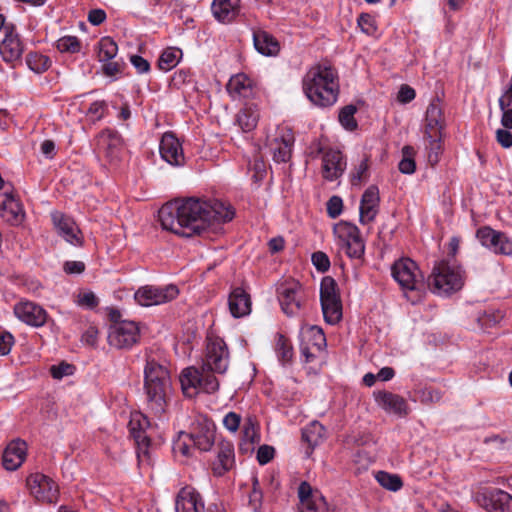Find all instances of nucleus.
I'll return each mask as SVG.
<instances>
[{
    "mask_svg": "<svg viewBox=\"0 0 512 512\" xmlns=\"http://www.w3.org/2000/svg\"><path fill=\"white\" fill-rule=\"evenodd\" d=\"M158 216L163 229L191 237L231 221L234 211L219 200L203 201L191 197L164 204Z\"/></svg>",
    "mask_w": 512,
    "mask_h": 512,
    "instance_id": "obj_1",
    "label": "nucleus"
},
{
    "mask_svg": "<svg viewBox=\"0 0 512 512\" xmlns=\"http://www.w3.org/2000/svg\"><path fill=\"white\" fill-rule=\"evenodd\" d=\"M229 366V351L226 343L219 338L209 339L200 368H185L180 376L183 393L193 397L201 390L212 394L218 391L219 381L214 373L223 374Z\"/></svg>",
    "mask_w": 512,
    "mask_h": 512,
    "instance_id": "obj_2",
    "label": "nucleus"
},
{
    "mask_svg": "<svg viewBox=\"0 0 512 512\" xmlns=\"http://www.w3.org/2000/svg\"><path fill=\"white\" fill-rule=\"evenodd\" d=\"M303 90L313 104L320 107L332 106L339 94L337 71L326 64L313 66L303 78Z\"/></svg>",
    "mask_w": 512,
    "mask_h": 512,
    "instance_id": "obj_3",
    "label": "nucleus"
},
{
    "mask_svg": "<svg viewBox=\"0 0 512 512\" xmlns=\"http://www.w3.org/2000/svg\"><path fill=\"white\" fill-rule=\"evenodd\" d=\"M170 387L169 371L155 360H148L144 369V390L147 404L155 414H162L165 411Z\"/></svg>",
    "mask_w": 512,
    "mask_h": 512,
    "instance_id": "obj_4",
    "label": "nucleus"
},
{
    "mask_svg": "<svg viewBox=\"0 0 512 512\" xmlns=\"http://www.w3.org/2000/svg\"><path fill=\"white\" fill-rule=\"evenodd\" d=\"M394 280L400 285L405 297L412 304L419 303L424 295L423 275L415 261L400 258L391 267Z\"/></svg>",
    "mask_w": 512,
    "mask_h": 512,
    "instance_id": "obj_5",
    "label": "nucleus"
},
{
    "mask_svg": "<svg viewBox=\"0 0 512 512\" xmlns=\"http://www.w3.org/2000/svg\"><path fill=\"white\" fill-rule=\"evenodd\" d=\"M463 275L459 267H452L446 260H441L433 267L428 277V286L438 295H449L463 286Z\"/></svg>",
    "mask_w": 512,
    "mask_h": 512,
    "instance_id": "obj_6",
    "label": "nucleus"
},
{
    "mask_svg": "<svg viewBox=\"0 0 512 512\" xmlns=\"http://www.w3.org/2000/svg\"><path fill=\"white\" fill-rule=\"evenodd\" d=\"M282 311L289 317L298 316L306 306V294L298 281H285L277 288Z\"/></svg>",
    "mask_w": 512,
    "mask_h": 512,
    "instance_id": "obj_7",
    "label": "nucleus"
},
{
    "mask_svg": "<svg viewBox=\"0 0 512 512\" xmlns=\"http://www.w3.org/2000/svg\"><path fill=\"white\" fill-rule=\"evenodd\" d=\"M216 426L214 422L205 416H198L191 425L189 433H180V437L185 435L193 442V445L200 451H209L215 442Z\"/></svg>",
    "mask_w": 512,
    "mask_h": 512,
    "instance_id": "obj_8",
    "label": "nucleus"
},
{
    "mask_svg": "<svg viewBox=\"0 0 512 512\" xmlns=\"http://www.w3.org/2000/svg\"><path fill=\"white\" fill-rule=\"evenodd\" d=\"M139 337V327L134 321H122L109 327L108 342L117 349L131 348L138 342Z\"/></svg>",
    "mask_w": 512,
    "mask_h": 512,
    "instance_id": "obj_9",
    "label": "nucleus"
},
{
    "mask_svg": "<svg viewBox=\"0 0 512 512\" xmlns=\"http://www.w3.org/2000/svg\"><path fill=\"white\" fill-rule=\"evenodd\" d=\"M179 294L176 285L169 284L163 287L147 285L135 292V300L141 306L160 305L175 299Z\"/></svg>",
    "mask_w": 512,
    "mask_h": 512,
    "instance_id": "obj_10",
    "label": "nucleus"
},
{
    "mask_svg": "<svg viewBox=\"0 0 512 512\" xmlns=\"http://www.w3.org/2000/svg\"><path fill=\"white\" fill-rule=\"evenodd\" d=\"M27 486L31 494L39 502L55 503L59 497L58 485L42 473H34L27 477Z\"/></svg>",
    "mask_w": 512,
    "mask_h": 512,
    "instance_id": "obj_11",
    "label": "nucleus"
},
{
    "mask_svg": "<svg viewBox=\"0 0 512 512\" xmlns=\"http://www.w3.org/2000/svg\"><path fill=\"white\" fill-rule=\"evenodd\" d=\"M475 499L488 512H512V496L501 489L485 488Z\"/></svg>",
    "mask_w": 512,
    "mask_h": 512,
    "instance_id": "obj_12",
    "label": "nucleus"
},
{
    "mask_svg": "<svg viewBox=\"0 0 512 512\" xmlns=\"http://www.w3.org/2000/svg\"><path fill=\"white\" fill-rule=\"evenodd\" d=\"M476 236L483 246L497 254L510 255L512 253V243L504 233L485 226L477 230Z\"/></svg>",
    "mask_w": 512,
    "mask_h": 512,
    "instance_id": "obj_13",
    "label": "nucleus"
},
{
    "mask_svg": "<svg viewBox=\"0 0 512 512\" xmlns=\"http://www.w3.org/2000/svg\"><path fill=\"white\" fill-rule=\"evenodd\" d=\"M128 427L137 445L138 456L140 453L147 454L151 442L150 437L147 435V429L150 428L149 419L140 412L133 413L131 414Z\"/></svg>",
    "mask_w": 512,
    "mask_h": 512,
    "instance_id": "obj_14",
    "label": "nucleus"
},
{
    "mask_svg": "<svg viewBox=\"0 0 512 512\" xmlns=\"http://www.w3.org/2000/svg\"><path fill=\"white\" fill-rule=\"evenodd\" d=\"M0 200V216L12 226H19L25 219V211L20 200L12 193L5 192Z\"/></svg>",
    "mask_w": 512,
    "mask_h": 512,
    "instance_id": "obj_15",
    "label": "nucleus"
},
{
    "mask_svg": "<svg viewBox=\"0 0 512 512\" xmlns=\"http://www.w3.org/2000/svg\"><path fill=\"white\" fill-rule=\"evenodd\" d=\"M14 313L19 320L34 327L43 326L48 317L43 307L30 301L20 302L15 305Z\"/></svg>",
    "mask_w": 512,
    "mask_h": 512,
    "instance_id": "obj_16",
    "label": "nucleus"
},
{
    "mask_svg": "<svg viewBox=\"0 0 512 512\" xmlns=\"http://www.w3.org/2000/svg\"><path fill=\"white\" fill-rule=\"evenodd\" d=\"M96 146L97 149L100 152H103L110 161H113L118 159L120 156L123 140L117 131L105 129L98 134Z\"/></svg>",
    "mask_w": 512,
    "mask_h": 512,
    "instance_id": "obj_17",
    "label": "nucleus"
},
{
    "mask_svg": "<svg viewBox=\"0 0 512 512\" xmlns=\"http://www.w3.org/2000/svg\"><path fill=\"white\" fill-rule=\"evenodd\" d=\"M322 175L328 181L341 177L346 169V159L339 150L328 149L323 155Z\"/></svg>",
    "mask_w": 512,
    "mask_h": 512,
    "instance_id": "obj_18",
    "label": "nucleus"
},
{
    "mask_svg": "<svg viewBox=\"0 0 512 512\" xmlns=\"http://www.w3.org/2000/svg\"><path fill=\"white\" fill-rule=\"evenodd\" d=\"M24 47L19 35L16 33L15 26L6 28V35L0 43V54L2 59L7 63L20 60Z\"/></svg>",
    "mask_w": 512,
    "mask_h": 512,
    "instance_id": "obj_19",
    "label": "nucleus"
},
{
    "mask_svg": "<svg viewBox=\"0 0 512 512\" xmlns=\"http://www.w3.org/2000/svg\"><path fill=\"white\" fill-rule=\"evenodd\" d=\"M159 151L162 159L173 166L184 164V154L179 140L172 133H165L160 141Z\"/></svg>",
    "mask_w": 512,
    "mask_h": 512,
    "instance_id": "obj_20",
    "label": "nucleus"
},
{
    "mask_svg": "<svg viewBox=\"0 0 512 512\" xmlns=\"http://www.w3.org/2000/svg\"><path fill=\"white\" fill-rule=\"evenodd\" d=\"M175 511L204 512V502L201 495L194 488H181L176 496Z\"/></svg>",
    "mask_w": 512,
    "mask_h": 512,
    "instance_id": "obj_21",
    "label": "nucleus"
},
{
    "mask_svg": "<svg viewBox=\"0 0 512 512\" xmlns=\"http://www.w3.org/2000/svg\"><path fill=\"white\" fill-rule=\"evenodd\" d=\"M379 189L375 185L369 186L363 193L360 202V222L367 224L374 221L379 208Z\"/></svg>",
    "mask_w": 512,
    "mask_h": 512,
    "instance_id": "obj_22",
    "label": "nucleus"
},
{
    "mask_svg": "<svg viewBox=\"0 0 512 512\" xmlns=\"http://www.w3.org/2000/svg\"><path fill=\"white\" fill-rule=\"evenodd\" d=\"M26 456V442L20 439L13 440L7 445L3 452V467L9 471H15L22 465Z\"/></svg>",
    "mask_w": 512,
    "mask_h": 512,
    "instance_id": "obj_23",
    "label": "nucleus"
},
{
    "mask_svg": "<svg viewBox=\"0 0 512 512\" xmlns=\"http://www.w3.org/2000/svg\"><path fill=\"white\" fill-rule=\"evenodd\" d=\"M235 465L234 446L229 441H221L218 444L217 459L212 463V471L215 476H223Z\"/></svg>",
    "mask_w": 512,
    "mask_h": 512,
    "instance_id": "obj_24",
    "label": "nucleus"
},
{
    "mask_svg": "<svg viewBox=\"0 0 512 512\" xmlns=\"http://www.w3.org/2000/svg\"><path fill=\"white\" fill-rule=\"evenodd\" d=\"M445 118L443 108L438 97L434 98L427 107L423 134H434L443 132Z\"/></svg>",
    "mask_w": 512,
    "mask_h": 512,
    "instance_id": "obj_25",
    "label": "nucleus"
},
{
    "mask_svg": "<svg viewBox=\"0 0 512 512\" xmlns=\"http://www.w3.org/2000/svg\"><path fill=\"white\" fill-rule=\"evenodd\" d=\"M377 404L386 412L394 413L398 416H406L408 414V406L406 400L398 394L388 391H379L374 393Z\"/></svg>",
    "mask_w": 512,
    "mask_h": 512,
    "instance_id": "obj_26",
    "label": "nucleus"
},
{
    "mask_svg": "<svg viewBox=\"0 0 512 512\" xmlns=\"http://www.w3.org/2000/svg\"><path fill=\"white\" fill-rule=\"evenodd\" d=\"M52 220L55 227L58 230V233L70 244L73 245H81L82 239L79 236L80 230L76 226L73 219L70 217L60 213L54 212L52 213Z\"/></svg>",
    "mask_w": 512,
    "mask_h": 512,
    "instance_id": "obj_27",
    "label": "nucleus"
},
{
    "mask_svg": "<svg viewBox=\"0 0 512 512\" xmlns=\"http://www.w3.org/2000/svg\"><path fill=\"white\" fill-rule=\"evenodd\" d=\"M228 305L233 317H244L251 312L250 295L243 288L236 287L229 295Z\"/></svg>",
    "mask_w": 512,
    "mask_h": 512,
    "instance_id": "obj_28",
    "label": "nucleus"
},
{
    "mask_svg": "<svg viewBox=\"0 0 512 512\" xmlns=\"http://www.w3.org/2000/svg\"><path fill=\"white\" fill-rule=\"evenodd\" d=\"M253 44L258 53L264 56H276L280 51L277 39L265 30H253Z\"/></svg>",
    "mask_w": 512,
    "mask_h": 512,
    "instance_id": "obj_29",
    "label": "nucleus"
},
{
    "mask_svg": "<svg viewBox=\"0 0 512 512\" xmlns=\"http://www.w3.org/2000/svg\"><path fill=\"white\" fill-rule=\"evenodd\" d=\"M240 0H214L212 3V13L221 23L232 22L240 11Z\"/></svg>",
    "mask_w": 512,
    "mask_h": 512,
    "instance_id": "obj_30",
    "label": "nucleus"
},
{
    "mask_svg": "<svg viewBox=\"0 0 512 512\" xmlns=\"http://www.w3.org/2000/svg\"><path fill=\"white\" fill-rule=\"evenodd\" d=\"M294 142V137L291 133L282 135L280 138H275L271 143V151L273 153L274 161L281 163L287 162L291 157V147Z\"/></svg>",
    "mask_w": 512,
    "mask_h": 512,
    "instance_id": "obj_31",
    "label": "nucleus"
},
{
    "mask_svg": "<svg viewBox=\"0 0 512 512\" xmlns=\"http://www.w3.org/2000/svg\"><path fill=\"white\" fill-rule=\"evenodd\" d=\"M442 137V132H435V136L434 134H423L427 158L431 166H435L440 161V156L443 153Z\"/></svg>",
    "mask_w": 512,
    "mask_h": 512,
    "instance_id": "obj_32",
    "label": "nucleus"
},
{
    "mask_svg": "<svg viewBox=\"0 0 512 512\" xmlns=\"http://www.w3.org/2000/svg\"><path fill=\"white\" fill-rule=\"evenodd\" d=\"M252 87V80L243 73L232 76L227 83V91L230 95L244 98H247L251 95Z\"/></svg>",
    "mask_w": 512,
    "mask_h": 512,
    "instance_id": "obj_33",
    "label": "nucleus"
},
{
    "mask_svg": "<svg viewBox=\"0 0 512 512\" xmlns=\"http://www.w3.org/2000/svg\"><path fill=\"white\" fill-rule=\"evenodd\" d=\"M325 435V428L318 421H313L302 430V441L308 445L307 455L320 444Z\"/></svg>",
    "mask_w": 512,
    "mask_h": 512,
    "instance_id": "obj_34",
    "label": "nucleus"
},
{
    "mask_svg": "<svg viewBox=\"0 0 512 512\" xmlns=\"http://www.w3.org/2000/svg\"><path fill=\"white\" fill-rule=\"evenodd\" d=\"M321 302L324 319L329 324H337L342 318L341 298L323 300Z\"/></svg>",
    "mask_w": 512,
    "mask_h": 512,
    "instance_id": "obj_35",
    "label": "nucleus"
},
{
    "mask_svg": "<svg viewBox=\"0 0 512 512\" xmlns=\"http://www.w3.org/2000/svg\"><path fill=\"white\" fill-rule=\"evenodd\" d=\"M181 57V49L176 47H168L161 53L158 59V67L162 71H170L178 64Z\"/></svg>",
    "mask_w": 512,
    "mask_h": 512,
    "instance_id": "obj_36",
    "label": "nucleus"
},
{
    "mask_svg": "<svg viewBox=\"0 0 512 512\" xmlns=\"http://www.w3.org/2000/svg\"><path fill=\"white\" fill-rule=\"evenodd\" d=\"M334 233L339 239L340 245L343 246L352 239L360 236L358 227L352 223L341 221L334 226Z\"/></svg>",
    "mask_w": 512,
    "mask_h": 512,
    "instance_id": "obj_37",
    "label": "nucleus"
},
{
    "mask_svg": "<svg viewBox=\"0 0 512 512\" xmlns=\"http://www.w3.org/2000/svg\"><path fill=\"white\" fill-rule=\"evenodd\" d=\"M259 114L251 107L241 109L237 115V122L244 132L253 130L258 123Z\"/></svg>",
    "mask_w": 512,
    "mask_h": 512,
    "instance_id": "obj_38",
    "label": "nucleus"
},
{
    "mask_svg": "<svg viewBox=\"0 0 512 512\" xmlns=\"http://www.w3.org/2000/svg\"><path fill=\"white\" fill-rule=\"evenodd\" d=\"M118 52V46L111 37H103L98 42V60L108 62L112 60Z\"/></svg>",
    "mask_w": 512,
    "mask_h": 512,
    "instance_id": "obj_39",
    "label": "nucleus"
},
{
    "mask_svg": "<svg viewBox=\"0 0 512 512\" xmlns=\"http://www.w3.org/2000/svg\"><path fill=\"white\" fill-rule=\"evenodd\" d=\"M338 298H340V293L337 282L334 278L325 276L320 285V301Z\"/></svg>",
    "mask_w": 512,
    "mask_h": 512,
    "instance_id": "obj_40",
    "label": "nucleus"
},
{
    "mask_svg": "<svg viewBox=\"0 0 512 512\" xmlns=\"http://www.w3.org/2000/svg\"><path fill=\"white\" fill-rule=\"evenodd\" d=\"M375 478L383 488L390 491H398L403 486L402 480L398 475L390 474L385 471H378Z\"/></svg>",
    "mask_w": 512,
    "mask_h": 512,
    "instance_id": "obj_41",
    "label": "nucleus"
},
{
    "mask_svg": "<svg viewBox=\"0 0 512 512\" xmlns=\"http://www.w3.org/2000/svg\"><path fill=\"white\" fill-rule=\"evenodd\" d=\"M26 63L28 67L36 73H43L50 66L49 58L37 52L28 53L26 56Z\"/></svg>",
    "mask_w": 512,
    "mask_h": 512,
    "instance_id": "obj_42",
    "label": "nucleus"
},
{
    "mask_svg": "<svg viewBox=\"0 0 512 512\" xmlns=\"http://www.w3.org/2000/svg\"><path fill=\"white\" fill-rule=\"evenodd\" d=\"M357 107L353 104L344 106L339 112V122L348 131H354L358 124L354 118Z\"/></svg>",
    "mask_w": 512,
    "mask_h": 512,
    "instance_id": "obj_43",
    "label": "nucleus"
},
{
    "mask_svg": "<svg viewBox=\"0 0 512 512\" xmlns=\"http://www.w3.org/2000/svg\"><path fill=\"white\" fill-rule=\"evenodd\" d=\"M276 353L282 363H288L293 357V347L289 339L279 334L276 343Z\"/></svg>",
    "mask_w": 512,
    "mask_h": 512,
    "instance_id": "obj_44",
    "label": "nucleus"
},
{
    "mask_svg": "<svg viewBox=\"0 0 512 512\" xmlns=\"http://www.w3.org/2000/svg\"><path fill=\"white\" fill-rule=\"evenodd\" d=\"M403 158L399 162L398 168L403 174H412L416 169V164L413 159L414 148L411 146H404L402 148Z\"/></svg>",
    "mask_w": 512,
    "mask_h": 512,
    "instance_id": "obj_45",
    "label": "nucleus"
},
{
    "mask_svg": "<svg viewBox=\"0 0 512 512\" xmlns=\"http://www.w3.org/2000/svg\"><path fill=\"white\" fill-rule=\"evenodd\" d=\"M56 47L62 53H78L81 42L76 36H64L57 40Z\"/></svg>",
    "mask_w": 512,
    "mask_h": 512,
    "instance_id": "obj_46",
    "label": "nucleus"
},
{
    "mask_svg": "<svg viewBox=\"0 0 512 512\" xmlns=\"http://www.w3.org/2000/svg\"><path fill=\"white\" fill-rule=\"evenodd\" d=\"M341 247L345 249L347 256L350 258L360 259L364 255L365 245L361 235Z\"/></svg>",
    "mask_w": 512,
    "mask_h": 512,
    "instance_id": "obj_47",
    "label": "nucleus"
},
{
    "mask_svg": "<svg viewBox=\"0 0 512 512\" xmlns=\"http://www.w3.org/2000/svg\"><path fill=\"white\" fill-rule=\"evenodd\" d=\"M259 440V437L256 433L255 427L252 423H248L243 428V436L239 446L240 450L244 449V445H253L255 442Z\"/></svg>",
    "mask_w": 512,
    "mask_h": 512,
    "instance_id": "obj_48",
    "label": "nucleus"
},
{
    "mask_svg": "<svg viewBox=\"0 0 512 512\" xmlns=\"http://www.w3.org/2000/svg\"><path fill=\"white\" fill-rule=\"evenodd\" d=\"M327 214L330 218L335 219L337 218L341 213L343 209V201L342 198L339 196H332L326 204Z\"/></svg>",
    "mask_w": 512,
    "mask_h": 512,
    "instance_id": "obj_49",
    "label": "nucleus"
},
{
    "mask_svg": "<svg viewBox=\"0 0 512 512\" xmlns=\"http://www.w3.org/2000/svg\"><path fill=\"white\" fill-rule=\"evenodd\" d=\"M358 26L367 35H373L377 30L374 18L370 14H367V13H362L359 16Z\"/></svg>",
    "mask_w": 512,
    "mask_h": 512,
    "instance_id": "obj_50",
    "label": "nucleus"
},
{
    "mask_svg": "<svg viewBox=\"0 0 512 512\" xmlns=\"http://www.w3.org/2000/svg\"><path fill=\"white\" fill-rule=\"evenodd\" d=\"M312 263L319 272H326L330 268L329 257L322 251H317L312 254Z\"/></svg>",
    "mask_w": 512,
    "mask_h": 512,
    "instance_id": "obj_51",
    "label": "nucleus"
},
{
    "mask_svg": "<svg viewBox=\"0 0 512 512\" xmlns=\"http://www.w3.org/2000/svg\"><path fill=\"white\" fill-rule=\"evenodd\" d=\"M368 169V159L365 158L359 163V165L355 168V171L351 174V184H360V182L366 178Z\"/></svg>",
    "mask_w": 512,
    "mask_h": 512,
    "instance_id": "obj_52",
    "label": "nucleus"
},
{
    "mask_svg": "<svg viewBox=\"0 0 512 512\" xmlns=\"http://www.w3.org/2000/svg\"><path fill=\"white\" fill-rule=\"evenodd\" d=\"M74 366L66 362H62L59 365H52L50 373L54 379H61L64 376L71 375L73 373Z\"/></svg>",
    "mask_w": 512,
    "mask_h": 512,
    "instance_id": "obj_53",
    "label": "nucleus"
},
{
    "mask_svg": "<svg viewBox=\"0 0 512 512\" xmlns=\"http://www.w3.org/2000/svg\"><path fill=\"white\" fill-rule=\"evenodd\" d=\"M106 109H107V104L105 101H95L90 104L87 114L94 121H98L103 118Z\"/></svg>",
    "mask_w": 512,
    "mask_h": 512,
    "instance_id": "obj_54",
    "label": "nucleus"
},
{
    "mask_svg": "<svg viewBox=\"0 0 512 512\" xmlns=\"http://www.w3.org/2000/svg\"><path fill=\"white\" fill-rule=\"evenodd\" d=\"M77 304L82 307L94 309L98 306L99 300L93 292H84L78 295Z\"/></svg>",
    "mask_w": 512,
    "mask_h": 512,
    "instance_id": "obj_55",
    "label": "nucleus"
},
{
    "mask_svg": "<svg viewBox=\"0 0 512 512\" xmlns=\"http://www.w3.org/2000/svg\"><path fill=\"white\" fill-rule=\"evenodd\" d=\"M275 454V449L269 445H262L258 448L257 451V461L260 465H265L269 463Z\"/></svg>",
    "mask_w": 512,
    "mask_h": 512,
    "instance_id": "obj_56",
    "label": "nucleus"
},
{
    "mask_svg": "<svg viewBox=\"0 0 512 512\" xmlns=\"http://www.w3.org/2000/svg\"><path fill=\"white\" fill-rule=\"evenodd\" d=\"M14 344V337L9 332L0 333V355L5 356L10 353Z\"/></svg>",
    "mask_w": 512,
    "mask_h": 512,
    "instance_id": "obj_57",
    "label": "nucleus"
},
{
    "mask_svg": "<svg viewBox=\"0 0 512 512\" xmlns=\"http://www.w3.org/2000/svg\"><path fill=\"white\" fill-rule=\"evenodd\" d=\"M509 130L510 129L503 128L496 131V141L505 149L512 147V133Z\"/></svg>",
    "mask_w": 512,
    "mask_h": 512,
    "instance_id": "obj_58",
    "label": "nucleus"
},
{
    "mask_svg": "<svg viewBox=\"0 0 512 512\" xmlns=\"http://www.w3.org/2000/svg\"><path fill=\"white\" fill-rule=\"evenodd\" d=\"M241 422V417L235 412H229L223 419L224 426L231 432L237 431Z\"/></svg>",
    "mask_w": 512,
    "mask_h": 512,
    "instance_id": "obj_59",
    "label": "nucleus"
},
{
    "mask_svg": "<svg viewBox=\"0 0 512 512\" xmlns=\"http://www.w3.org/2000/svg\"><path fill=\"white\" fill-rule=\"evenodd\" d=\"M415 96V90L412 87L404 84L400 87L397 98L401 103H409L415 98Z\"/></svg>",
    "mask_w": 512,
    "mask_h": 512,
    "instance_id": "obj_60",
    "label": "nucleus"
},
{
    "mask_svg": "<svg viewBox=\"0 0 512 512\" xmlns=\"http://www.w3.org/2000/svg\"><path fill=\"white\" fill-rule=\"evenodd\" d=\"M130 62L139 73H147L150 70L149 62L139 55H132Z\"/></svg>",
    "mask_w": 512,
    "mask_h": 512,
    "instance_id": "obj_61",
    "label": "nucleus"
},
{
    "mask_svg": "<svg viewBox=\"0 0 512 512\" xmlns=\"http://www.w3.org/2000/svg\"><path fill=\"white\" fill-rule=\"evenodd\" d=\"M102 71L106 76L112 77L122 71V65L116 61L102 62Z\"/></svg>",
    "mask_w": 512,
    "mask_h": 512,
    "instance_id": "obj_62",
    "label": "nucleus"
},
{
    "mask_svg": "<svg viewBox=\"0 0 512 512\" xmlns=\"http://www.w3.org/2000/svg\"><path fill=\"white\" fill-rule=\"evenodd\" d=\"M310 333L312 334L314 339L313 344L317 346L319 350L321 349L322 346L326 345V338L323 330L320 327L312 326L310 328Z\"/></svg>",
    "mask_w": 512,
    "mask_h": 512,
    "instance_id": "obj_63",
    "label": "nucleus"
},
{
    "mask_svg": "<svg viewBox=\"0 0 512 512\" xmlns=\"http://www.w3.org/2000/svg\"><path fill=\"white\" fill-rule=\"evenodd\" d=\"M499 108H512V76L508 88L504 94L499 98Z\"/></svg>",
    "mask_w": 512,
    "mask_h": 512,
    "instance_id": "obj_64",
    "label": "nucleus"
}]
</instances>
